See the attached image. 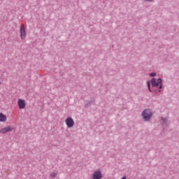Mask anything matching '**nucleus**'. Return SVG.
Masks as SVG:
<instances>
[{
	"instance_id": "nucleus-1",
	"label": "nucleus",
	"mask_w": 179,
	"mask_h": 179,
	"mask_svg": "<svg viewBox=\"0 0 179 179\" xmlns=\"http://www.w3.org/2000/svg\"><path fill=\"white\" fill-rule=\"evenodd\" d=\"M142 117L145 121H149L152 118V111L146 109L142 113Z\"/></svg>"
},
{
	"instance_id": "nucleus-2",
	"label": "nucleus",
	"mask_w": 179,
	"mask_h": 179,
	"mask_svg": "<svg viewBox=\"0 0 179 179\" xmlns=\"http://www.w3.org/2000/svg\"><path fill=\"white\" fill-rule=\"evenodd\" d=\"M65 124L67 128H72L75 125V121L71 117H68L65 120Z\"/></svg>"
},
{
	"instance_id": "nucleus-3",
	"label": "nucleus",
	"mask_w": 179,
	"mask_h": 179,
	"mask_svg": "<svg viewBox=\"0 0 179 179\" xmlns=\"http://www.w3.org/2000/svg\"><path fill=\"white\" fill-rule=\"evenodd\" d=\"M102 178H103V174L101 173V171H95L93 173L92 179H102Z\"/></svg>"
},
{
	"instance_id": "nucleus-4",
	"label": "nucleus",
	"mask_w": 179,
	"mask_h": 179,
	"mask_svg": "<svg viewBox=\"0 0 179 179\" xmlns=\"http://www.w3.org/2000/svg\"><path fill=\"white\" fill-rule=\"evenodd\" d=\"M20 37L22 40H24L26 38V28L23 24L20 27Z\"/></svg>"
},
{
	"instance_id": "nucleus-5",
	"label": "nucleus",
	"mask_w": 179,
	"mask_h": 179,
	"mask_svg": "<svg viewBox=\"0 0 179 179\" xmlns=\"http://www.w3.org/2000/svg\"><path fill=\"white\" fill-rule=\"evenodd\" d=\"M17 105L20 110H23V108H25L26 107V101L24 99H18Z\"/></svg>"
},
{
	"instance_id": "nucleus-6",
	"label": "nucleus",
	"mask_w": 179,
	"mask_h": 179,
	"mask_svg": "<svg viewBox=\"0 0 179 179\" xmlns=\"http://www.w3.org/2000/svg\"><path fill=\"white\" fill-rule=\"evenodd\" d=\"M10 131H13V128L10 127V126H7L0 129V134H6L10 132Z\"/></svg>"
},
{
	"instance_id": "nucleus-7",
	"label": "nucleus",
	"mask_w": 179,
	"mask_h": 179,
	"mask_svg": "<svg viewBox=\"0 0 179 179\" xmlns=\"http://www.w3.org/2000/svg\"><path fill=\"white\" fill-rule=\"evenodd\" d=\"M151 84L153 87H157L159 85L162 84V80L159 78L157 82L155 78H152L151 80Z\"/></svg>"
},
{
	"instance_id": "nucleus-8",
	"label": "nucleus",
	"mask_w": 179,
	"mask_h": 179,
	"mask_svg": "<svg viewBox=\"0 0 179 179\" xmlns=\"http://www.w3.org/2000/svg\"><path fill=\"white\" fill-rule=\"evenodd\" d=\"M6 115L3 113H0V122H6Z\"/></svg>"
},
{
	"instance_id": "nucleus-9",
	"label": "nucleus",
	"mask_w": 179,
	"mask_h": 179,
	"mask_svg": "<svg viewBox=\"0 0 179 179\" xmlns=\"http://www.w3.org/2000/svg\"><path fill=\"white\" fill-rule=\"evenodd\" d=\"M58 175V173L56 171L52 172L50 174V178H55V177H57V176Z\"/></svg>"
},
{
	"instance_id": "nucleus-10",
	"label": "nucleus",
	"mask_w": 179,
	"mask_h": 179,
	"mask_svg": "<svg viewBox=\"0 0 179 179\" xmlns=\"http://www.w3.org/2000/svg\"><path fill=\"white\" fill-rule=\"evenodd\" d=\"M147 86L148 87V90L150 92H152V90H150V82H149V81L147 82Z\"/></svg>"
},
{
	"instance_id": "nucleus-11",
	"label": "nucleus",
	"mask_w": 179,
	"mask_h": 179,
	"mask_svg": "<svg viewBox=\"0 0 179 179\" xmlns=\"http://www.w3.org/2000/svg\"><path fill=\"white\" fill-rule=\"evenodd\" d=\"M156 74L155 73H150V76H151V77H153V76H155Z\"/></svg>"
},
{
	"instance_id": "nucleus-12",
	"label": "nucleus",
	"mask_w": 179,
	"mask_h": 179,
	"mask_svg": "<svg viewBox=\"0 0 179 179\" xmlns=\"http://www.w3.org/2000/svg\"><path fill=\"white\" fill-rule=\"evenodd\" d=\"M162 87H163V85L161 84V85H159V89H162Z\"/></svg>"
},
{
	"instance_id": "nucleus-13",
	"label": "nucleus",
	"mask_w": 179,
	"mask_h": 179,
	"mask_svg": "<svg viewBox=\"0 0 179 179\" xmlns=\"http://www.w3.org/2000/svg\"><path fill=\"white\" fill-rule=\"evenodd\" d=\"M146 1H152V0H146Z\"/></svg>"
}]
</instances>
